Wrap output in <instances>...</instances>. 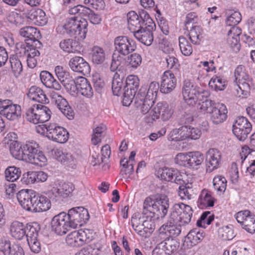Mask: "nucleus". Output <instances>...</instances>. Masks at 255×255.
I'll list each match as a JSON object with an SVG mask.
<instances>
[{"mask_svg":"<svg viewBox=\"0 0 255 255\" xmlns=\"http://www.w3.org/2000/svg\"><path fill=\"white\" fill-rule=\"evenodd\" d=\"M178 247V243L172 238H167L159 243L152 251V255H169L175 251Z\"/></svg>","mask_w":255,"mask_h":255,"instance_id":"obj_17","label":"nucleus"},{"mask_svg":"<svg viewBox=\"0 0 255 255\" xmlns=\"http://www.w3.org/2000/svg\"><path fill=\"white\" fill-rule=\"evenodd\" d=\"M85 234H82L81 236H80L78 231H75L69 234L66 237V242L68 245L73 247H77L81 246L83 244V239Z\"/></svg>","mask_w":255,"mask_h":255,"instance_id":"obj_39","label":"nucleus"},{"mask_svg":"<svg viewBox=\"0 0 255 255\" xmlns=\"http://www.w3.org/2000/svg\"><path fill=\"white\" fill-rule=\"evenodd\" d=\"M25 229L27 241L37 238L40 228L36 223L27 224Z\"/></svg>","mask_w":255,"mask_h":255,"instance_id":"obj_52","label":"nucleus"},{"mask_svg":"<svg viewBox=\"0 0 255 255\" xmlns=\"http://www.w3.org/2000/svg\"><path fill=\"white\" fill-rule=\"evenodd\" d=\"M29 142H26L23 146L17 141L14 140L11 142L10 144V152L12 156L16 159L25 161V158L27 153V151L26 152L25 150L26 146L29 144Z\"/></svg>","mask_w":255,"mask_h":255,"instance_id":"obj_28","label":"nucleus"},{"mask_svg":"<svg viewBox=\"0 0 255 255\" xmlns=\"http://www.w3.org/2000/svg\"><path fill=\"white\" fill-rule=\"evenodd\" d=\"M26 227L22 223L14 221L10 226L11 236L17 240H21L26 234Z\"/></svg>","mask_w":255,"mask_h":255,"instance_id":"obj_36","label":"nucleus"},{"mask_svg":"<svg viewBox=\"0 0 255 255\" xmlns=\"http://www.w3.org/2000/svg\"><path fill=\"white\" fill-rule=\"evenodd\" d=\"M75 189V185L72 182H60L47 191L46 194L53 201H60L73 196Z\"/></svg>","mask_w":255,"mask_h":255,"instance_id":"obj_5","label":"nucleus"},{"mask_svg":"<svg viewBox=\"0 0 255 255\" xmlns=\"http://www.w3.org/2000/svg\"><path fill=\"white\" fill-rule=\"evenodd\" d=\"M0 114L9 121H15L21 116V107L19 105L14 104L12 101L9 100L8 104L3 109L0 111Z\"/></svg>","mask_w":255,"mask_h":255,"instance_id":"obj_24","label":"nucleus"},{"mask_svg":"<svg viewBox=\"0 0 255 255\" xmlns=\"http://www.w3.org/2000/svg\"><path fill=\"white\" fill-rule=\"evenodd\" d=\"M115 53L126 56L133 52L136 48L135 42L125 36H119L114 39Z\"/></svg>","mask_w":255,"mask_h":255,"instance_id":"obj_10","label":"nucleus"},{"mask_svg":"<svg viewBox=\"0 0 255 255\" xmlns=\"http://www.w3.org/2000/svg\"><path fill=\"white\" fill-rule=\"evenodd\" d=\"M35 192L32 190L23 189L19 191L16 194L19 203L25 210L32 212L34 205V197Z\"/></svg>","mask_w":255,"mask_h":255,"instance_id":"obj_19","label":"nucleus"},{"mask_svg":"<svg viewBox=\"0 0 255 255\" xmlns=\"http://www.w3.org/2000/svg\"><path fill=\"white\" fill-rule=\"evenodd\" d=\"M91 58L93 63L97 64L102 63L105 59V52L103 48L95 46L91 52Z\"/></svg>","mask_w":255,"mask_h":255,"instance_id":"obj_46","label":"nucleus"},{"mask_svg":"<svg viewBox=\"0 0 255 255\" xmlns=\"http://www.w3.org/2000/svg\"><path fill=\"white\" fill-rule=\"evenodd\" d=\"M209 86L216 91H222L226 87V81L220 76L213 77L209 81Z\"/></svg>","mask_w":255,"mask_h":255,"instance_id":"obj_50","label":"nucleus"},{"mask_svg":"<svg viewBox=\"0 0 255 255\" xmlns=\"http://www.w3.org/2000/svg\"><path fill=\"white\" fill-rule=\"evenodd\" d=\"M214 219V216L210 211H205L201 215L197 221V226L199 227L205 228L209 225Z\"/></svg>","mask_w":255,"mask_h":255,"instance_id":"obj_54","label":"nucleus"},{"mask_svg":"<svg viewBox=\"0 0 255 255\" xmlns=\"http://www.w3.org/2000/svg\"><path fill=\"white\" fill-rule=\"evenodd\" d=\"M60 48L65 52L76 53L79 50L77 48V43L72 39H66L59 43Z\"/></svg>","mask_w":255,"mask_h":255,"instance_id":"obj_44","label":"nucleus"},{"mask_svg":"<svg viewBox=\"0 0 255 255\" xmlns=\"http://www.w3.org/2000/svg\"><path fill=\"white\" fill-rule=\"evenodd\" d=\"M195 111V109L194 106L188 105L185 107L181 117L179 119V124L181 125L190 124L194 120L193 114Z\"/></svg>","mask_w":255,"mask_h":255,"instance_id":"obj_41","label":"nucleus"},{"mask_svg":"<svg viewBox=\"0 0 255 255\" xmlns=\"http://www.w3.org/2000/svg\"><path fill=\"white\" fill-rule=\"evenodd\" d=\"M51 228L57 235L65 234L72 229L67 214L62 212L55 216L51 221Z\"/></svg>","mask_w":255,"mask_h":255,"instance_id":"obj_16","label":"nucleus"},{"mask_svg":"<svg viewBox=\"0 0 255 255\" xmlns=\"http://www.w3.org/2000/svg\"><path fill=\"white\" fill-rule=\"evenodd\" d=\"M153 29L146 26L136 31L133 35L139 41L145 45L149 46L153 41Z\"/></svg>","mask_w":255,"mask_h":255,"instance_id":"obj_27","label":"nucleus"},{"mask_svg":"<svg viewBox=\"0 0 255 255\" xmlns=\"http://www.w3.org/2000/svg\"><path fill=\"white\" fill-rule=\"evenodd\" d=\"M54 71L57 77L65 89L67 90H71V87L70 88V86H71V84H74V79L70 76L69 72L61 66H56Z\"/></svg>","mask_w":255,"mask_h":255,"instance_id":"obj_29","label":"nucleus"},{"mask_svg":"<svg viewBox=\"0 0 255 255\" xmlns=\"http://www.w3.org/2000/svg\"><path fill=\"white\" fill-rule=\"evenodd\" d=\"M40 32L37 29L32 26H26L21 28L19 30V34L26 38V40H31L32 41H37Z\"/></svg>","mask_w":255,"mask_h":255,"instance_id":"obj_38","label":"nucleus"},{"mask_svg":"<svg viewBox=\"0 0 255 255\" xmlns=\"http://www.w3.org/2000/svg\"><path fill=\"white\" fill-rule=\"evenodd\" d=\"M11 68L15 77H18L22 71V66L21 61L17 56L10 57Z\"/></svg>","mask_w":255,"mask_h":255,"instance_id":"obj_58","label":"nucleus"},{"mask_svg":"<svg viewBox=\"0 0 255 255\" xmlns=\"http://www.w3.org/2000/svg\"><path fill=\"white\" fill-rule=\"evenodd\" d=\"M188 126H182L173 129L170 132L168 139L170 141H182L188 138Z\"/></svg>","mask_w":255,"mask_h":255,"instance_id":"obj_37","label":"nucleus"},{"mask_svg":"<svg viewBox=\"0 0 255 255\" xmlns=\"http://www.w3.org/2000/svg\"><path fill=\"white\" fill-rule=\"evenodd\" d=\"M159 88V85L158 82L155 81L151 82L147 91L146 88V97H147V98L155 100L157 97Z\"/></svg>","mask_w":255,"mask_h":255,"instance_id":"obj_63","label":"nucleus"},{"mask_svg":"<svg viewBox=\"0 0 255 255\" xmlns=\"http://www.w3.org/2000/svg\"><path fill=\"white\" fill-rule=\"evenodd\" d=\"M47 128V137L60 143H65L69 138V133L65 128L57 124H49Z\"/></svg>","mask_w":255,"mask_h":255,"instance_id":"obj_14","label":"nucleus"},{"mask_svg":"<svg viewBox=\"0 0 255 255\" xmlns=\"http://www.w3.org/2000/svg\"><path fill=\"white\" fill-rule=\"evenodd\" d=\"M34 205L32 212L46 211L51 207L50 200L44 195H36L34 197Z\"/></svg>","mask_w":255,"mask_h":255,"instance_id":"obj_30","label":"nucleus"},{"mask_svg":"<svg viewBox=\"0 0 255 255\" xmlns=\"http://www.w3.org/2000/svg\"><path fill=\"white\" fill-rule=\"evenodd\" d=\"M27 95L31 100L39 103L46 104L49 102L44 92L41 88L35 86L30 87Z\"/></svg>","mask_w":255,"mask_h":255,"instance_id":"obj_34","label":"nucleus"},{"mask_svg":"<svg viewBox=\"0 0 255 255\" xmlns=\"http://www.w3.org/2000/svg\"><path fill=\"white\" fill-rule=\"evenodd\" d=\"M106 126L102 124L94 129L91 139L93 144L96 145L101 141V137L106 130Z\"/></svg>","mask_w":255,"mask_h":255,"instance_id":"obj_61","label":"nucleus"},{"mask_svg":"<svg viewBox=\"0 0 255 255\" xmlns=\"http://www.w3.org/2000/svg\"><path fill=\"white\" fill-rule=\"evenodd\" d=\"M172 114L173 112L168 104L164 102L158 103L149 112V115L152 120H155L160 117L163 121H166L171 117Z\"/></svg>","mask_w":255,"mask_h":255,"instance_id":"obj_21","label":"nucleus"},{"mask_svg":"<svg viewBox=\"0 0 255 255\" xmlns=\"http://www.w3.org/2000/svg\"><path fill=\"white\" fill-rule=\"evenodd\" d=\"M27 17L37 25H44L47 21L45 12L40 8L30 10Z\"/></svg>","mask_w":255,"mask_h":255,"instance_id":"obj_33","label":"nucleus"},{"mask_svg":"<svg viewBox=\"0 0 255 255\" xmlns=\"http://www.w3.org/2000/svg\"><path fill=\"white\" fill-rule=\"evenodd\" d=\"M139 85V79L134 75L128 76L126 80L123 93V105L129 106L136 96V92Z\"/></svg>","mask_w":255,"mask_h":255,"instance_id":"obj_7","label":"nucleus"},{"mask_svg":"<svg viewBox=\"0 0 255 255\" xmlns=\"http://www.w3.org/2000/svg\"><path fill=\"white\" fill-rule=\"evenodd\" d=\"M251 130V124L244 117H238L233 125V132L241 141H244L247 138Z\"/></svg>","mask_w":255,"mask_h":255,"instance_id":"obj_12","label":"nucleus"},{"mask_svg":"<svg viewBox=\"0 0 255 255\" xmlns=\"http://www.w3.org/2000/svg\"><path fill=\"white\" fill-rule=\"evenodd\" d=\"M71 90L67 91L73 94H80L87 98H91L93 95V90L89 81L84 77H79L75 80L74 84H71Z\"/></svg>","mask_w":255,"mask_h":255,"instance_id":"obj_13","label":"nucleus"},{"mask_svg":"<svg viewBox=\"0 0 255 255\" xmlns=\"http://www.w3.org/2000/svg\"><path fill=\"white\" fill-rule=\"evenodd\" d=\"M169 53L165 55L164 59L166 62V67L168 69H177L179 66L178 60L175 57L173 49L169 51Z\"/></svg>","mask_w":255,"mask_h":255,"instance_id":"obj_55","label":"nucleus"},{"mask_svg":"<svg viewBox=\"0 0 255 255\" xmlns=\"http://www.w3.org/2000/svg\"><path fill=\"white\" fill-rule=\"evenodd\" d=\"M177 223L176 214H170L167 222L159 228L160 233L166 234L171 238L178 236L181 232L182 225L180 223L177 225Z\"/></svg>","mask_w":255,"mask_h":255,"instance_id":"obj_15","label":"nucleus"},{"mask_svg":"<svg viewBox=\"0 0 255 255\" xmlns=\"http://www.w3.org/2000/svg\"><path fill=\"white\" fill-rule=\"evenodd\" d=\"M243 228L248 232L253 234L255 232V216L251 214L244 222Z\"/></svg>","mask_w":255,"mask_h":255,"instance_id":"obj_64","label":"nucleus"},{"mask_svg":"<svg viewBox=\"0 0 255 255\" xmlns=\"http://www.w3.org/2000/svg\"><path fill=\"white\" fill-rule=\"evenodd\" d=\"M123 87V79L116 73L113 77L112 89L114 95L120 96L124 92Z\"/></svg>","mask_w":255,"mask_h":255,"instance_id":"obj_43","label":"nucleus"},{"mask_svg":"<svg viewBox=\"0 0 255 255\" xmlns=\"http://www.w3.org/2000/svg\"><path fill=\"white\" fill-rule=\"evenodd\" d=\"M193 211L192 208L182 203L175 204L171 209L170 214H176L178 222L180 225L185 226L191 221Z\"/></svg>","mask_w":255,"mask_h":255,"instance_id":"obj_11","label":"nucleus"},{"mask_svg":"<svg viewBox=\"0 0 255 255\" xmlns=\"http://www.w3.org/2000/svg\"><path fill=\"white\" fill-rule=\"evenodd\" d=\"M68 65L75 72L87 75L90 74L91 68L89 63L82 57L75 56L69 61Z\"/></svg>","mask_w":255,"mask_h":255,"instance_id":"obj_22","label":"nucleus"},{"mask_svg":"<svg viewBox=\"0 0 255 255\" xmlns=\"http://www.w3.org/2000/svg\"><path fill=\"white\" fill-rule=\"evenodd\" d=\"M145 92V87H141L133 99L137 107L140 108L143 114H146L149 112L154 102V100L146 97Z\"/></svg>","mask_w":255,"mask_h":255,"instance_id":"obj_18","label":"nucleus"},{"mask_svg":"<svg viewBox=\"0 0 255 255\" xmlns=\"http://www.w3.org/2000/svg\"><path fill=\"white\" fill-rule=\"evenodd\" d=\"M213 186L218 191L224 192L226 189L227 180L223 176H217L213 179Z\"/></svg>","mask_w":255,"mask_h":255,"instance_id":"obj_59","label":"nucleus"},{"mask_svg":"<svg viewBox=\"0 0 255 255\" xmlns=\"http://www.w3.org/2000/svg\"><path fill=\"white\" fill-rule=\"evenodd\" d=\"M121 169L120 172L121 175L126 178L129 177L133 172V164L129 163L126 158L121 160L120 161Z\"/></svg>","mask_w":255,"mask_h":255,"instance_id":"obj_48","label":"nucleus"},{"mask_svg":"<svg viewBox=\"0 0 255 255\" xmlns=\"http://www.w3.org/2000/svg\"><path fill=\"white\" fill-rule=\"evenodd\" d=\"M128 28L133 33L144 26L139 19L138 15L134 11H129L127 14Z\"/></svg>","mask_w":255,"mask_h":255,"instance_id":"obj_35","label":"nucleus"},{"mask_svg":"<svg viewBox=\"0 0 255 255\" xmlns=\"http://www.w3.org/2000/svg\"><path fill=\"white\" fill-rule=\"evenodd\" d=\"M88 22L81 17L73 16L67 18L63 25H59L56 30L62 34L66 33L71 37L83 40L87 32Z\"/></svg>","mask_w":255,"mask_h":255,"instance_id":"obj_2","label":"nucleus"},{"mask_svg":"<svg viewBox=\"0 0 255 255\" xmlns=\"http://www.w3.org/2000/svg\"><path fill=\"white\" fill-rule=\"evenodd\" d=\"M4 173L6 180L14 182L20 177L21 171L19 168L15 166H9L5 169Z\"/></svg>","mask_w":255,"mask_h":255,"instance_id":"obj_51","label":"nucleus"},{"mask_svg":"<svg viewBox=\"0 0 255 255\" xmlns=\"http://www.w3.org/2000/svg\"><path fill=\"white\" fill-rule=\"evenodd\" d=\"M207 98H203V100L201 101L198 104V109L199 111L203 114L209 113L211 114L213 108L216 105L214 102L212 100L207 99ZM203 99V98H201Z\"/></svg>","mask_w":255,"mask_h":255,"instance_id":"obj_49","label":"nucleus"},{"mask_svg":"<svg viewBox=\"0 0 255 255\" xmlns=\"http://www.w3.org/2000/svg\"><path fill=\"white\" fill-rule=\"evenodd\" d=\"M57 159L65 164L72 165L74 162V157L70 153H64L62 151L57 150L55 152Z\"/></svg>","mask_w":255,"mask_h":255,"instance_id":"obj_60","label":"nucleus"},{"mask_svg":"<svg viewBox=\"0 0 255 255\" xmlns=\"http://www.w3.org/2000/svg\"><path fill=\"white\" fill-rule=\"evenodd\" d=\"M228 111L224 104H216L210 114L211 121L214 124L223 123L227 118Z\"/></svg>","mask_w":255,"mask_h":255,"instance_id":"obj_26","label":"nucleus"},{"mask_svg":"<svg viewBox=\"0 0 255 255\" xmlns=\"http://www.w3.org/2000/svg\"><path fill=\"white\" fill-rule=\"evenodd\" d=\"M228 14L226 21L227 25L235 26L241 22L242 15L239 11L230 10L229 11Z\"/></svg>","mask_w":255,"mask_h":255,"instance_id":"obj_53","label":"nucleus"},{"mask_svg":"<svg viewBox=\"0 0 255 255\" xmlns=\"http://www.w3.org/2000/svg\"><path fill=\"white\" fill-rule=\"evenodd\" d=\"M175 170L168 167L159 168L157 171L158 177L161 180L172 181Z\"/></svg>","mask_w":255,"mask_h":255,"instance_id":"obj_56","label":"nucleus"},{"mask_svg":"<svg viewBox=\"0 0 255 255\" xmlns=\"http://www.w3.org/2000/svg\"><path fill=\"white\" fill-rule=\"evenodd\" d=\"M182 95L186 103L189 106H194L197 100L202 101L201 98H208L210 93L207 90L194 85L188 80L184 82L182 87Z\"/></svg>","mask_w":255,"mask_h":255,"instance_id":"obj_3","label":"nucleus"},{"mask_svg":"<svg viewBox=\"0 0 255 255\" xmlns=\"http://www.w3.org/2000/svg\"><path fill=\"white\" fill-rule=\"evenodd\" d=\"M188 155V167L194 168L201 165L204 161V155L199 151L189 152Z\"/></svg>","mask_w":255,"mask_h":255,"instance_id":"obj_45","label":"nucleus"},{"mask_svg":"<svg viewBox=\"0 0 255 255\" xmlns=\"http://www.w3.org/2000/svg\"><path fill=\"white\" fill-rule=\"evenodd\" d=\"M139 19L144 27L147 26L151 28L155 27V24L152 19L150 17L149 14L145 11L139 12Z\"/></svg>","mask_w":255,"mask_h":255,"instance_id":"obj_62","label":"nucleus"},{"mask_svg":"<svg viewBox=\"0 0 255 255\" xmlns=\"http://www.w3.org/2000/svg\"><path fill=\"white\" fill-rule=\"evenodd\" d=\"M51 97L52 102L55 103L61 112L67 119L72 120L74 118V111L69 106L66 99L56 92L51 93Z\"/></svg>","mask_w":255,"mask_h":255,"instance_id":"obj_20","label":"nucleus"},{"mask_svg":"<svg viewBox=\"0 0 255 255\" xmlns=\"http://www.w3.org/2000/svg\"><path fill=\"white\" fill-rule=\"evenodd\" d=\"M40 78L42 83L46 87L53 88L56 90L61 89L60 84L50 72L46 71H41L40 74Z\"/></svg>","mask_w":255,"mask_h":255,"instance_id":"obj_32","label":"nucleus"},{"mask_svg":"<svg viewBox=\"0 0 255 255\" xmlns=\"http://www.w3.org/2000/svg\"><path fill=\"white\" fill-rule=\"evenodd\" d=\"M51 114L50 110L46 106L33 105L27 110L25 118L27 121L34 124L43 123L50 119Z\"/></svg>","mask_w":255,"mask_h":255,"instance_id":"obj_6","label":"nucleus"},{"mask_svg":"<svg viewBox=\"0 0 255 255\" xmlns=\"http://www.w3.org/2000/svg\"><path fill=\"white\" fill-rule=\"evenodd\" d=\"M221 154L217 149L211 148L206 153V164L210 172L217 168L221 161Z\"/></svg>","mask_w":255,"mask_h":255,"instance_id":"obj_25","label":"nucleus"},{"mask_svg":"<svg viewBox=\"0 0 255 255\" xmlns=\"http://www.w3.org/2000/svg\"><path fill=\"white\" fill-rule=\"evenodd\" d=\"M177 80L174 74L170 71H165L162 75L160 91L164 94L171 93L175 88Z\"/></svg>","mask_w":255,"mask_h":255,"instance_id":"obj_23","label":"nucleus"},{"mask_svg":"<svg viewBox=\"0 0 255 255\" xmlns=\"http://www.w3.org/2000/svg\"><path fill=\"white\" fill-rule=\"evenodd\" d=\"M235 82L236 84V90L239 97H243L249 95L252 82L244 66L239 65L234 72Z\"/></svg>","mask_w":255,"mask_h":255,"instance_id":"obj_4","label":"nucleus"},{"mask_svg":"<svg viewBox=\"0 0 255 255\" xmlns=\"http://www.w3.org/2000/svg\"><path fill=\"white\" fill-rule=\"evenodd\" d=\"M215 199L212 196V192L207 189H203L200 193L198 200V206L201 209L213 207Z\"/></svg>","mask_w":255,"mask_h":255,"instance_id":"obj_31","label":"nucleus"},{"mask_svg":"<svg viewBox=\"0 0 255 255\" xmlns=\"http://www.w3.org/2000/svg\"><path fill=\"white\" fill-rule=\"evenodd\" d=\"M178 194L182 199L190 200L194 198L195 193L192 189V183L179 186Z\"/></svg>","mask_w":255,"mask_h":255,"instance_id":"obj_42","label":"nucleus"},{"mask_svg":"<svg viewBox=\"0 0 255 255\" xmlns=\"http://www.w3.org/2000/svg\"><path fill=\"white\" fill-rule=\"evenodd\" d=\"M203 231L194 229L191 230L187 235V239L194 245L200 243L205 237Z\"/></svg>","mask_w":255,"mask_h":255,"instance_id":"obj_47","label":"nucleus"},{"mask_svg":"<svg viewBox=\"0 0 255 255\" xmlns=\"http://www.w3.org/2000/svg\"><path fill=\"white\" fill-rule=\"evenodd\" d=\"M179 45L181 53L185 56H189L192 53V47L185 37H179Z\"/></svg>","mask_w":255,"mask_h":255,"instance_id":"obj_57","label":"nucleus"},{"mask_svg":"<svg viewBox=\"0 0 255 255\" xmlns=\"http://www.w3.org/2000/svg\"><path fill=\"white\" fill-rule=\"evenodd\" d=\"M27 151L25 161L33 164L42 166L47 162V158L43 152L40 150L39 145L35 141H30L26 146Z\"/></svg>","mask_w":255,"mask_h":255,"instance_id":"obj_9","label":"nucleus"},{"mask_svg":"<svg viewBox=\"0 0 255 255\" xmlns=\"http://www.w3.org/2000/svg\"><path fill=\"white\" fill-rule=\"evenodd\" d=\"M169 208L168 197L163 194L157 196L154 200L150 197L145 198L143 205L142 214L147 218H164Z\"/></svg>","mask_w":255,"mask_h":255,"instance_id":"obj_1","label":"nucleus"},{"mask_svg":"<svg viewBox=\"0 0 255 255\" xmlns=\"http://www.w3.org/2000/svg\"><path fill=\"white\" fill-rule=\"evenodd\" d=\"M202 29L197 25L192 26L190 27L188 36L191 42L195 45H199L202 39Z\"/></svg>","mask_w":255,"mask_h":255,"instance_id":"obj_40","label":"nucleus"},{"mask_svg":"<svg viewBox=\"0 0 255 255\" xmlns=\"http://www.w3.org/2000/svg\"><path fill=\"white\" fill-rule=\"evenodd\" d=\"M67 216L73 229L82 226L90 218L88 210L83 207H76L70 209Z\"/></svg>","mask_w":255,"mask_h":255,"instance_id":"obj_8","label":"nucleus"}]
</instances>
